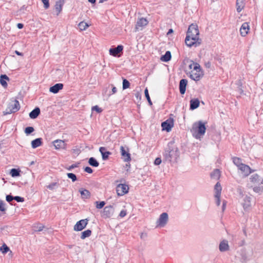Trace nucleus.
Masks as SVG:
<instances>
[{"instance_id":"f257e3e1","label":"nucleus","mask_w":263,"mask_h":263,"mask_svg":"<svg viewBox=\"0 0 263 263\" xmlns=\"http://www.w3.org/2000/svg\"><path fill=\"white\" fill-rule=\"evenodd\" d=\"M185 42L186 45L190 47L192 46L197 47L200 45L199 31L196 24H192L189 27Z\"/></svg>"},{"instance_id":"f03ea898","label":"nucleus","mask_w":263,"mask_h":263,"mask_svg":"<svg viewBox=\"0 0 263 263\" xmlns=\"http://www.w3.org/2000/svg\"><path fill=\"white\" fill-rule=\"evenodd\" d=\"M165 161L175 163L179 157L178 148L173 143H169L163 154Z\"/></svg>"},{"instance_id":"7ed1b4c3","label":"nucleus","mask_w":263,"mask_h":263,"mask_svg":"<svg viewBox=\"0 0 263 263\" xmlns=\"http://www.w3.org/2000/svg\"><path fill=\"white\" fill-rule=\"evenodd\" d=\"M205 122L198 121L193 123L191 131L194 137L196 139H200L205 133Z\"/></svg>"},{"instance_id":"20e7f679","label":"nucleus","mask_w":263,"mask_h":263,"mask_svg":"<svg viewBox=\"0 0 263 263\" xmlns=\"http://www.w3.org/2000/svg\"><path fill=\"white\" fill-rule=\"evenodd\" d=\"M20 108L19 102L15 100L10 102L6 110L3 112L4 115H7L11 113L15 112Z\"/></svg>"},{"instance_id":"39448f33","label":"nucleus","mask_w":263,"mask_h":263,"mask_svg":"<svg viewBox=\"0 0 263 263\" xmlns=\"http://www.w3.org/2000/svg\"><path fill=\"white\" fill-rule=\"evenodd\" d=\"M191 79L194 81H199L203 76V72L201 70L200 65H195L194 69L190 72Z\"/></svg>"},{"instance_id":"423d86ee","label":"nucleus","mask_w":263,"mask_h":263,"mask_svg":"<svg viewBox=\"0 0 263 263\" xmlns=\"http://www.w3.org/2000/svg\"><path fill=\"white\" fill-rule=\"evenodd\" d=\"M233 162L234 164L237 167L239 172H240L242 174V177L245 178L247 176L246 173V170L247 169V165L242 162L241 159L238 157H234L233 158Z\"/></svg>"},{"instance_id":"0eeeda50","label":"nucleus","mask_w":263,"mask_h":263,"mask_svg":"<svg viewBox=\"0 0 263 263\" xmlns=\"http://www.w3.org/2000/svg\"><path fill=\"white\" fill-rule=\"evenodd\" d=\"M168 221V215L166 213H162L156 221L157 228L164 227Z\"/></svg>"},{"instance_id":"6e6552de","label":"nucleus","mask_w":263,"mask_h":263,"mask_svg":"<svg viewBox=\"0 0 263 263\" xmlns=\"http://www.w3.org/2000/svg\"><path fill=\"white\" fill-rule=\"evenodd\" d=\"M237 192L238 193V201L242 206L244 211H246V200L247 199V196L245 195V191L242 190L241 187L237 189Z\"/></svg>"},{"instance_id":"1a4fd4ad","label":"nucleus","mask_w":263,"mask_h":263,"mask_svg":"<svg viewBox=\"0 0 263 263\" xmlns=\"http://www.w3.org/2000/svg\"><path fill=\"white\" fill-rule=\"evenodd\" d=\"M120 152L123 160L125 162H129L131 160L130 154L129 153V149L127 147L121 146Z\"/></svg>"},{"instance_id":"9d476101","label":"nucleus","mask_w":263,"mask_h":263,"mask_svg":"<svg viewBox=\"0 0 263 263\" xmlns=\"http://www.w3.org/2000/svg\"><path fill=\"white\" fill-rule=\"evenodd\" d=\"M128 186L125 184H119L117 186L116 192L118 196H121L128 192Z\"/></svg>"},{"instance_id":"9b49d317","label":"nucleus","mask_w":263,"mask_h":263,"mask_svg":"<svg viewBox=\"0 0 263 263\" xmlns=\"http://www.w3.org/2000/svg\"><path fill=\"white\" fill-rule=\"evenodd\" d=\"M87 223L88 220L87 219L80 220L74 226L73 230L75 231H82L86 227Z\"/></svg>"},{"instance_id":"f8f14e48","label":"nucleus","mask_w":263,"mask_h":263,"mask_svg":"<svg viewBox=\"0 0 263 263\" xmlns=\"http://www.w3.org/2000/svg\"><path fill=\"white\" fill-rule=\"evenodd\" d=\"M249 179L252 185H261L263 183V179L257 174L252 175Z\"/></svg>"},{"instance_id":"ddd939ff","label":"nucleus","mask_w":263,"mask_h":263,"mask_svg":"<svg viewBox=\"0 0 263 263\" xmlns=\"http://www.w3.org/2000/svg\"><path fill=\"white\" fill-rule=\"evenodd\" d=\"M114 213V209L112 206H106L104 208L102 217L107 218L112 216Z\"/></svg>"},{"instance_id":"4468645a","label":"nucleus","mask_w":263,"mask_h":263,"mask_svg":"<svg viewBox=\"0 0 263 263\" xmlns=\"http://www.w3.org/2000/svg\"><path fill=\"white\" fill-rule=\"evenodd\" d=\"M53 144L57 149H66V144L64 140H55L53 141Z\"/></svg>"},{"instance_id":"2eb2a0df","label":"nucleus","mask_w":263,"mask_h":263,"mask_svg":"<svg viewBox=\"0 0 263 263\" xmlns=\"http://www.w3.org/2000/svg\"><path fill=\"white\" fill-rule=\"evenodd\" d=\"M219 249L221 252L229 251L230 249V246L228 241L224 239L220 241L219 245Z\"/></svg>"},{"instance_id":"dca6fc26","label":"nucleus","mask_w":263,"mask_h":263,"mask_svg":"<svg viewBox=\"0 0 263 263\" xmlns=\"http://www.w3.org/2000/svg\"><path fill=\"white\" fill-rule=\"evenodd\" d=\"M123 49V46L122 45H118L117 47L114 48H110L109 49L110 54L116 57L118 53L121 52Z\"/></svg>"},{"instance_id":"f3484780","label":"nucleus","mask_w":263,"mask_h":263,"mask_svg":"<svg viewBox=\"0 0 263 263\" xmlns=\"http://www.w3.org/2000/svg\"><path fill=\"white\" fill-rule=\"evenodd\" d=\"M63 88V84L62 83H57L51 86L49 88V91L53 93H58L60 90L62 89Z\"/></svg>"},{"instance_id":"a211bd4d","label":"nucleus","mask_w":263,"mask_h":263,"mask_svg":"<svg viewBox=\"0 0 263 263\" xmlns=\"http://www.w3.org/2000/svg\"><path fill=\"white\" fill-rule=\"evenodd\" d=\"M161 126L163 129L166 130L167 132H169L173 126V121H168L167 120L162 123Z\"/></svg>"},{"instance_id":"6ab92c4d","label":"nucleus","mask_w":263,"mask_h":263,"mask_svg":"<svg viewBox=\"0 0 263 263\" xmlns=\"http://www.w3.org/2000/svg\"><path fill=\"white\" fill-rule=\"evenodd\" d=\"M187 83V81L186 79H182L180 81L179 89H180V92L182 95L184 94L185 92Z\"/></svg>"},{"instance_id":"aec40b11","label":"nucleus","mask_w":263,"mask_h":263,"mask_svg":"<svg viewBox=\"0 0 263 263\" xmlns=\"http://www.w3.org/2000/svg\"><path fill=\"white\" fill-rule=\"evenodd\" d=\"M99 151L101 153L102 159L104 160L107 159L109 156L111 154L110 152L106 151V148L104 147H100Z\"/></svg>"},{"instance_id":"412c9836","label":"nucleus","mask_w":263,"mask_h":263,"mask_svg":"<svg viewBox=\"0 0 263 263\" xmlns=\"http://www.w3.org/2000/svg\"><path fill=\"white\" fill-rule=\"evenodd\" d=\"M147 23L148 21L146 18H141L139 19L137 22L136 29L137 30H139V27H143L144 26H145L146 25H147Z\"/></svg>"},{"instance_id":"4be33fe9","label":"nucleus","mask_w":263,"mask_h":263,"mask_svg":"<svg viewBox=\"0 0 263 263\" xmlns=\"http://www.w3.org/2000/svg\"><path fill=\"white\" fill-rule=\"evenodd\" d=\"M222 190V187L221 186L219 182H217L214 187V197H218V196H221V192Z\"/></svg>"},{"instance_id":"5701e85b","label":"nucleus","mask_w":263,"mask_h":263,"mask_svg":"<svg viewBox=\"0 0 263 263\" xmlns=\"http://www.w3.org/2000/svg\"><path fill=\"white\" fill-rule=\"evenodd\" d=\"M246 0H237L236 7L237 11L239 12H240L245 7Z\"/></svg>"},{"instance_id":"b1692460","label":"nucleus","mask_w":263,"mask_h":263,"mask_svg":"<svg viewBox=\"0 0 263 263\" xmlns=\"http://www.w3.org/2000/svg\"><path fill=\"white\" fill-rule=\"evenodd\" d=\"M199 106V101L198 99H192L190 101V109L194 110Z\"/></svg>"},{"instance_id":"393cba45","label":"nucleus","mask_w":263,"mask_h":263,"mask_svg":"<svg viewBox=\"0 0 263 263\" xmlns=\"http://www.w3.org/2000/svg\"><path fill=\"white\" fill-rule=\"evenodd\" d=\"M79 192L81 195V197L83 199H87L90 196V193L87 190L81 189L79 190Z\"/></svg>"},{"instance_id":"a878e982","label":"nucleus","mask_w":263,"mask_h":263,"mask_svg":"<svg viewBox=\"0 0 263 263\" xmlns=\"http://www.w3.org/2000/svg\"><path fill=\"white\" fill-rule=\"evenodd\" d=\"M63 4L64 3L62 0H59L56 2L55 9L57 12V15H58L61 11Z\"/></svg>"},{"instance_id":"bb28decb","label":"nucleus","mask_w":263,"mask_h":263,"mask_svg":"<svg viewBox=\"0 0 263 263\" xmlns=\"http://www.w3.org/2000/svg\"><path fill=\"white\" fill-rule=\"evenodd\" d=\"M40 113V108L38 107H36L30 112L29 117L31 119H35L39 115Z\"/></svg>"},{"instance_id":"cd10ccee","label":"nucleus","mask_w":263,"mask_h":263,"mask_svg":"<svg viewBox=\"0 0 263 263\" xmlns=\"http://www.w3.org/2000/svg\"><path fill=\"white\" fill-rule=\"evenodd\" d=\"M42 144V139L41 138H37L35 140L32 141L31 142V146L33 148H35L40 146H41Z\"/></svg>"},{"instance_id":"c85d7f7f","label":"nucleus","mask_w":263,"mask_h":263,"mask_svg":"<svg viewBox=\"0 0 263 263\" xmlns=\"http://www.w3.org/2000/svg\"><path fill=\"white\" fill-rule=\"evenodd\" d=\"M171 53L170 51H167L165 54L161 56L160 60L165 62L169 61L171 59Z\"/></svg>"},{"instance_id":"c756f323","label":"nucleus","mask_w":263,"mask_h":263,"mask_svg":"<svg viewBox=\"0 0 263 263\" xmlns=\"http://www.w3.org/2000/svg\"><path fill=\"white\" fill-rule=\"evenodd\" d=\"M8 80L9 78L6 75H2L0 78V83L1 85L4 87H6L7 86L6 80Z\"/></svg>"},{"instance_id":"7c9ffc66","label":"nucleus","mask_w":263,"mask_h":263,"mask_svg":"<svg viewBox=\"0 0 263 263\" xmlns=\"http://www.w3.org/2000/svg\"><path fill=\"white\" fill-rule=\"evenodd\" d=\"M251 187L253 188V191L255 193H259L263 192V186H260V185H252Z\"/></svg>"},{"instance_id":"2f4dec72","label":"nucleus","mask_w":263,"mask_h":263,"mask_svg":"<svg viewBox=\"0 0 263 263\" xmlns=\"http://www.w3.org/2000/svg\"><path fill=\"white\" fill-rule=\"evenodd\" d=\"M240 33L242 36H246L247 35V23H244L242 25L240 29Z\"/></svg>"},{"instance_id":"473e14b6","label":"nucleus","mask_w":263,"mask_h":263,"mask_svg":"<svg viewBox=\"0 0 263 263\" xmlns=\"http://www.w3.org/2000/svg\"><path fill=\"white\" fill-rule=\"evenodd\" d=\"M211 176L212 178L215 179H218L220 176V172L219 170H215L211 174Z\"/></svg>"},{"instance_id":"72a5a7b5","label":"nucleus","mask_w":263,"mask_h":263,"mask_svg":"<svg viewBox=\"0 0 263 263\" xmlns=\"http://www.w3.org/2000/svg\"><path fill=\"white\" fill-rule=\"evenodd\" d=\"M79 28L80 30L83 31L85 30L89 25L85 22H81L78 25Z\"/></svg>"},{"instance_id":"f704fd0d","label":"nucleus","mask_w":263,"mask_h":263,"mask_svg":"<svg viewBox=\"0 0 263 263\" xmlns=\"http://www.w3.org/2000/svg\"><path fill=\"white\" fill-rule=\"evenodd\" d=\"M91 234V231L90 230H87L86 231H83L81 233V238L82 239H84L86 237H89Z\"/></svg>"},{"instance_id":"c9c22d12","label":"nucleus","mask_w":263,"mask_h":263,"mask_svg":"<svg viewBox=\"0 0 263 263\" xmlns=\"http://www.w3.org/2000/svg\"><path fill=\"white\" fill-rule=\"evenodd\" d=\"M88 163L91 166L94 167H97L99 164V162L93 157H91L89 158Z\"/></svg>"},{"instance_id":"e433bc0d","label":"nucleus","mask_w":263,"mask_h":263,"mask_svg":"<svg viewBox=\"0 0 263 263\" xmlns=\"http://www.w3.org/2000/svg\"><path fill=\"white\" fill-rule=\"evenodd\" d=\"M9 250V248L5 243L3 244V246L0 247V251L3 254H6Z\"/></svg>"},{"instance_id":"4c0bfd02","label":"nucleus","mask_w":263,"mask_h":263,"mask_svg":"<svg viewBox=\"0 0 263 263\" xmlns=\"http://www.w3.org/2000/svg\"><path fill=\"white\" fill-rule=\"evenodd\" d=\"M6 205L4 201L0 200V211L5 213L6 211Z\"/></svg>"},{"instance_id":"58836bf2","label":"nucleus","mask_w":263,"mask_h":263,"mask_svg":"<svg viewBox=\"0 0 263 263\" xmlns=\"http://www.w3.org/2000/svg\"><path fill=\"white\" fill-rule=\"evenodd\" d=\"M10 174L12 177H17L20 175V171L15 168H12L10 171Z\"/></svg>"},{"instance_id":"ea45409f","label":"nucleus","mask_w":263,"mask_h":263,"mask_svg":"<svg viewBox=\"0 0 263 263\" xmlns=\"http://www.w3.org/2000/svg\"><path fill=\"white\" fill-rule=\"evenodd\" d=\"M129 86H130V83L129 82V81H127L126 79H124L123 80V85H122L123 89L124 90V89H126L129 88Z\"/></svg>"},{"instance_id":"a19ab883","label":"nucleus","mask_w":263,"mask_h":263,"mask_svg":"<svg viewBox=\"0 0 263 263\" xmlns=\"http://www.w3.org/2000/svg\"><path fill=\"white\" fill-rule=\"evenodd\" d=\"M144 93H145V97L147 99V100L148 101V103L150 105H152V102L151 101V100L150 99V97H149V94H148V89L147 88H146L144 90Z\"/></svg>"},{"instance_id":"79ce46f5","label":"nucleus","mask_w":263,"mask_h":263,"mask_svg":"<svg viewBox=\"0 0 263 263\" xmlns=\"http://www.w3.org/2000/svg\"><path fill=\"white\" fill-rule=\"evenodd\" d=\"M199 65V64H198L197 63H195L193 61H190L189 68V69L191 70L190 71H192L193 69H194V67H195V65L198 66Z\"/></svg>"},{"instance_id":"37998d69","label":"nucleus","mask_w":263,"mask_h":263,"mask_svg":"<svg viewBox=\"0 0 263 263\" xmlns=\"http://www.w3.org/2000/svg\"><path fill=\"white\" fill-rule=\"evenodd\" d=\"M67 177L69 179H71L73 182H74L75 181L77 180V177L75 174H74L73 173H67Z\"/></svg>"},{"instance_id":"c03bdc74","label":"nucleus","mask_w":263,"mask_h":263,"mask_svg":"<svg viewBox=\"0 0 263 263\" xmlns=\"http://www.w3.org/2000/svg\"><path fill=\"white\" fill-rule=\"evenodd\" d=\"M34 131V128L32 127H27L25 129V133L27 135L32 133Z\"/></svg>"},{"instance_id":"a18cd8bd","label":"nucleus","mask_w":263,"mask_h":263,"mask_svg":"<svg viewBox=\"0 0 263 263\" xmlns=\"http://www.w3.org/2000/svg\"><path fill=\"white\" fill-rule=\"evenodd\" d=\"M96 208L97 209H102L105 205V203L104 201H101L99 202L98 201L96 202Z\"/></svg>"},{"instance_id":"49530a36","label":"nucleus","mask_w":263,"mask_h":263,"mask_svg":"<svg viewBox=\"0 0 263 263\" xmlns=\"http://www.w3.org/2000/svg\"><path fill=\"white\" fill-rule=\"evenodd\" d=\"M92 110L95 111L98 113H100V112H102V109L101 108H100L98 106L96 105L92 107Z\"/></svg>"},{"instance_id":"de8ad7c7","label":"nucleus","mask_w":263,"mask_h":263,"mask_svg":"<svg viewBox=\"0 0 263 263\" xmlns=\"http://www.w3.org/2000/svg\"><path fill=\"white\" fill-rule=\"evenodd\" d=\"M78 164H72L71 165L69 166H68V167H66V169L68 171H71L72 169L76 168V167H77L78 166Z\"/></svg>"},{"instance_id":"09e8293b","label":"nucleus","mask_w":263,"mask_h":263,"mask_svg":"<svg viewBox=\"0 0 263 263\" xmlns=\"http://www.w3.org/2000/svg\"><path fill=\"white\" fill-rule=\"evenodd\" d=\"M44 4V7L45 9H48L49 7V0H42Z\"/></svg>"},{"instance_id":"8fccbe9b","label":"nucleus","mask_w":263,"mask_h":263,"mask_svg":"<svg viewBox=\"0 0 263 263\" xmlns=\"http://www.w3.org/2000/svg\"><path fill=\"white\" fill-rule=\"evenodd\" d=\"M14 199L17 202H23L24 201V199L23 198L20 197V196H15L14 197Z\"/></svg>"},{"instance_id":"3c124183","label":"nucleus","mask_w":263,"mask_h":263,"mask_svg":"<svg viewBox=\"0 0 263 263\" xmlns=\"http://www.w3.org/2000/svg\"><path fill=\"white\" fill-rule=\"evenodd\" d=\"M161 162L162 160L160 158H157L154 161V164L157 165H159Z\"/></svg>"},{"instance_id":"603ef678","label":"nucleus","mask_w":263,"mask_h":263,"mask_svg":"<svg viewBox=\"0 0 263 263\" xmlns=\"http://www.w3.org/2000/svg\"><path fill=\"white\" fill-rule=\"evenodd\" d=\"M6 199L8 202H11L12 201V200L14 199V197L11 196V195H7L6 197Z\"/></svg>"},{"instance_id":"864d4df0","label":"nucleus","mask_w":263,"mask_h":263,"mask_svg":"<svg viewBox=\"0 0 263 263\" xmlns=\"http://www.w3.org/2000/svg\"><path fill=\"white\" fill-rule=\"evenodd\" d=\"M216 204L217 206H219L220 204V196L218 197H215Z\"/></svg>"},{"instance_id":"5fc2aeb1","label":"nucleus","mask_w":263,"mask_h":263,"mask_svg":"<svg viewBox=\"0 0 263 263\" xmlns=\"http://www.w3.org/2000/svg\"><path fill=\"white\" fill-rule=\"evenodd\" d=\"M126 215V211L125 210H122L119 214V216L121 217H124Z\"/></svg>"},{"instance_id":"6e6d98bb","label":"nucleus","mask_w":263,"mask_h":263,"mask_svg":"<svg viewBox=\"0 0 263 263\" xmlns=\"http://www.w3.org/2000/svg\"><path fill=\"white\" fill-rule=\"evenodd\" d=\"M227 202L226 200H223L222 201V212H223L225 211V210H226V205H227Z\"/></svg>"},{"instance_id":"4d7b16f0","label":"nucleus","mask_w":263,"mask_h":263,"mask_svg":"<svg viewBox=\"0 0 263 263\" xmlns=\"http://www.w3.org/2000/svg\"><path fill=\"white\" fill-rule=\"evenodd\" d=\"M84 171L88 173H92V170L90 167L87 166L84 168Z\"/></svg>"},{"instance_id":"13d9d810","label":"nucleus","mask_w":263,"mask_h":263,"mask_svg":"<svg viewBox=\"0 0 263 263\" xmlns=\"http://www.w3.org/2000/svg\"><path fill=\"white\" fill-rule=\"evenodd\" d=\"M57 183H51L50 184H49L48 186H47V188L50 189V190H53L54 187L56 185Z\"/></svg>"},{"instance_id":"bf43d9fd","label":"nucleus","mask_w":263,"mask_h":263,"mask_svg":"<svg viewBox=\"0 0 263 263\" xmlns=\"http://www.w3.org/2000/svg\"><path fill=\"white\" fill-rule=\"evenodd\" d=\"M116 92H117V88L116 87L114 86V87H112V89H111V93L109 94V95L114 94Z\"/></svg>"},{"instance_id":"052dcab7","label":"nucleus","mask_w":263,"mask_h":263,"mask_svg":"<svg viewBox=\"0 0 263 263\" xmlns=\"http://www.w3.org/2000/svg\"><path fill=\"white\" fill-rule=\"evenodd\" d=\"M44 228V226L42 225H40L37 227V231H41L43 230Z\"/></svg>"},{"instance_id":"680f3d73","label":"nucleus","mask_w":263,"mask_h":263,"mask_svg":"<svg viewBox=\"0 0 263 263\" xmlns=\"http://www.w3.org/2000/svg\"><path fill=\"white\" fill-rule=\"evenodd\" d=\"M247 167L248 171H249V174H251L255 171V170H252V168H251L248 165L247 166Z\"/></svg>"},{"instance_id":"e2e57ef3","label":"nucleus","mask_w":263,"mask_h":263,"mask_svg":"<svg viewBox=\"0 0 263 263\" xmlns=\"http://www.w3.org/2000/svg\"><path fill=\"white\" fill-rule=\"evenodd\" d=\"M24 25L23 24H21V23H18L17 24V27L18 29H22L23 28Z\"/></svg>"},{"instance_id":"0e129e2a","label":"nucleus","mask_w":263,"mask_h":263,"mask_svg":"<svg viewBox=\"0 0 263 263\" xmlns=\"http://www.w3.org/2000/svg\"><path fill=\"white\" fill-rule=\"evenodd\" d=\"M15 53L17 55H21V56H22V55H23V53H22V52H19V51H17V50H15Z\"/></svg>"},{"instance_id":"69168bd1","label":"nucleus","mask_w":263,"mask_h":263,"mask_svg":"<svg viewBox=\"0 0 263 263\" xmlns=\"http://www.w3.org/2000/svg\"><path fill=\"white\" fill-rule=\"evenodd\" d=\"M130 167V164H126L125 166V168H126V170L128 171V169Z\"/></svg>"},{"instance_id":"338daca9","label":"nucleus","mask_w":263,"mask_h":263,"mask_svg":"<svg viewBox=\"0 0 263 263\" xmlns=\"http://www.w3.org/2000/svg\"><path fill=\"white\" fill-rule=\"evenodd\" d=\"M88 2L94 4L96 2V0H88Z\"/></svg>"},{"instance_id":"774afa93","label":"nucleus","mask_w":263,"mask_h":263,"mask_svg":"<svg viewBox=\"0 0 263 263\" xmlns=\"http://www.w3.org/2000/svg\"><path fill=\"white\" fill-rule=\"evenodd\" d=\"M173 32V30L172 29H170L167 32V34H170L171 33Z\"/></svg>"}]
</instances>
